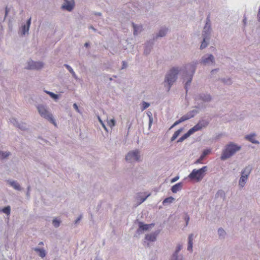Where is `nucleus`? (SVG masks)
<instances>
[{
    "label": "nucleus",
    "instance_id": "1",
    "mask_svg": "<svg viewBox=\"0 0 260 260\" xmlns=\"http://www.w3.org/2000/svg\"><path fill=\"white\" fill-rule=\"evenodd\" d=\"M207 170V167L204 166L200 169H193L188 176V178L192 181L197 182L201 181L205 175Z\"/></svg>",
    "mask_w": 260,
    "mask_h": 260
},
{
    "label": "nucleus",
    "instance_id": "2",
    "mask_svg": "<svg viewBox=\"0 0 260 260\" xmlns=\"http://www.w3.org/2000/svg\"><path fill=\"white\" fill-rule=\"evenodd\" d=\"M179 72L178 68H173L166 75L165 82L168 84V91L170 90L171 85L176 81Z\"/></svg>",
    "mask_w": 260,
    "mask_h": 260
},
{
    "label": "nucleus",
    "instance_id": "3",
    "mask_svg": "<svg viewBox=\"0 0 260 260\" xmlns=\"http://www.w3.org/2000/svg\"><path fill=\"white\" fill-rule=\"evenodd\" d=\"M240 147L234 144H230L226 146L221 156L222 160H225L230 157L236 151H238Z\"/></svg>",
    "mask_w": 260,
    "mask_h": 260
},
{
    "label": "nucleus",
    "instance_id": "4",
    "mask_svg": "<svg viewBox=\"0 0 260 260\" xmlns=\"http://www.w3.org/2000/svg\"><path fill=\"white\" fill-rule=\"evenodd\" d=\"M37 108L39 114L42 117L48 120L54 125H56V123L53 119L52 115L47 110L44 106L39 105Z\"/></svg>",
    "mask_w": 260,
    "mask_h": 260
},
{
    "label": "nucleus",
    "instance_id": "5",
    "mask_svg": "<svg viewBox=\"0 0 260 260\" xmlns=\"http://www.w3.org/2000/svg\"><path fill=\"white\" fill-rule=\"evenodd\" d=\"M210 22V19L209 16H208L207 18V22L206 23V25L204 28V31H203V41L202 42L201 45L200 46V48L201 49H203L206 47L207 45V43L206 42V40L208 39L210 30V26L209 24V23Z\"/></svg>",
    "mask_w": 260,
    "mask_h": 260
},
{
    "label": "nucleus",
    "instance_id": "6",
    "mask_svg": "<svg viewBox=\"0 0 260 260\" xmlns=\"http://www.w3.org/2000/svg\"><path fill=\"white\" fill-rule=\"evenodd\" d=\"M208 124V122L206 120H202L200 121L196 125L190 128L188 133L190 135L193 134L194 132L201 130L202 128L206 127Z\"/></svg>",
    "mask_w": 260,
    "mask_h": 260
},
{
    "label": "nucleus",
    "instance_id": "7",
    "mask_svg": "<svg viewBox=\"0 0 260 260\" xmlns=\"http://www.w3.org/2000/svg\"><path fill=\"white\" fill-rule=\"evenodd\" d=\"M208 124V122L206 120H202L200 121L196 125L190 128L188 133L190 135L193 134L194 132L201 130L202 128L206 127Z\"/></svg>",
    "mask_w": 260,
    "mask_h": 260
},
{
    "label": "nucleus",
    "instance_id": "8",
    "mask_svg": "<svg viewBox=\"0 0 260 260\" xmlns=\"http://www.w3.org/2000/svg\"><path fill=\"white\" fill-rule=\"evenodd\" d=\"M250 171L251 168L249 166L246 167L242 171L241 177L239 182V185L241 187H243L244 186Z\"/></svg>",
    "mask_w": 260,
    "mask_h": 260
},
{
    "label": "nucleus",
    "instance_id": "9",
    "mask_svg": "<svg viewBox=\"0 0 260 260\" xmlns=\"http://www.w3.org/2000/svg\"><path fill=\"white\" fill-rule=\"evenodd\" d=\"M140 157L139 151L138 150H135L129 152L125 157V159L127 161L132 162L133 161H138Z\"/></svg>",
    "mask_w": 260,
    "mask_h": 260
},
{
    "label": "nucleus",
    "instance_id": "10",
    "mask_svg": "<svg viewBox=\"0 0 260 260\" xmlns=\"http://www.w3.org/2000/svg\"><path fill=\"white\" fill-rule=\"evenodd\" d=\"M43 67V63L41 62H35L30 61L28 62V69H40Z\"/></svg>",
    "mask_w": 260,
    "mask_h": 260
},
{
    "label": "nucleus",
    "instance_id": "11",
    "mask_svg": "<svg viewBox=\"0 0 260 260\" xmlns=\"http://www.w3.org/2000/svg\"><path fill=\"white\" fill-rule=\"evenodd\" d=\"M193 116V115H191V114H187V115H183L178 120H177L176 121H175L174 122V123L170 127V128H172L174 126L179 124V123H180L182 122H183L185 120H187L191 118Z\"/></svg>",
    "mask_w": 260,
    "mask_h": 260
},
{
    "label": "nucleus",
    "instance_id": "12",
    "mask_svg": "<svg viewBox=\"0 0 260 260\" xmlns=\"http://www.w3.org/2000/svg\"><path fill=\"white\" fill-rule=\"evenodd\" d=\"M66 1V4L62 6V8L64 9H66L69 11H72L75 6V3L73 0H72L70 2L67 0H64Z\"/></svg>",
    "mask_w": 260,
    "mask_h": 260
},
{
    "label": "nucleus",
    "instance_id": "13",
    "mask_svg": "<svg viewBox=\"0 0 260 260\" xmlns=\"http://www.w3.org/2000/svg\"><path fill=\"white\" fill-rule=\"evenodd\" d=\"M30 23L31 18H29L27 20L26 24L23 25L21 28V33L22 35H25L26 33L28 32L30 25Z\"/></svg>",
    "mask_w": 260,
    "mask_h": 260
},
{
    "label": "nucleus",
    "instance_id": "14",
    "mask_svg": "<svg viewBox=\"0 0 260 260\" xmlns=\"http://www.w3.org/2000/svg\"><path fill=\"white\" fill-rule=\"evenodd\" d=\"M214 58L213 55H209L208 57H204L202 62L204 64H210L214 62Z\"/></svg>",
    "mask_w": 260,
    "mask_h": 260
},
{
    "label": "nucleus",
    "instance_id": "15",
    "mask_svg": "<svg viewBox=\"0 0 260 260\" xmlns=\"http://www.w3.org/2000/svg\"><path fill=\"white\" fill-rule=\"evenodd\" d=\"M182 187V184L181 182L178 183L173 185L171 188V190L173 193H176L178 191L181 189Z\"/></svg>",
    "mask_w": 260,
    "mask_h": 260
},
{
    "label": "nucleus",
    "instance_id": "16",
    "mask_svg": "<svg viewBox=\"0 0 260 260\" xmlns=\"http://www.w3.org/2000/svg\"><path fill=\"white\" fill-rule=\"evenodd\" d=\"M154 226V224H144L140 222L139 224V230L141 231H147L149 228Z\"/></svg>",
    "mask_w": 260,
    "mask_h": 260
},
{
    "label": "nucleus",
    "instance_id": "17",
    "mask_svg": "<svg viewBox=\"0 0 260 260\" xmlns=\"http://www.w3.org/2000/svg\"><path fill=\"white\" fill-rule=\"evenodd\" d=\"M193 244V235L190 234L188 237V244L187 249L189 251H192Z\"/></svg>",
    "mask_w": 260,
    "mask_h": 260
},
{
    "label": "nucleus",
    "instance_id": "18",
    "mask_svg": "<svg viewBox=\"0 0 260 260\" xmlns=\"http://www.w3.org/2000/svg\"><path fill=\"white\" fill-rule=\"evenodd\" d=\"M245 139L252 142V143L257 144L258 143V141L255 140V135L251 134L249 135H247L245 136Z\"/></svg>",
    "mask_w": 260,
    "mask_h": 260
},
{
    "label": "nucleus",
    "instance_id": "19",
    "mask_svg": "<svg viewBox=\"0 0 260 260\" xmlns=\"http://www.w3.org/2000/svg\"><path fill=\"white\" fill-rule=\"evenodd\" d=\"M156 235L155 234H150L146 235L145 239L149 241H154L156 240Z\"/></svg>",
    "mask_w": 260,
    "mask_h": 260
},
{
    "label": "nucleus",
    "instance_id": "20",
    "mask_svg": "<svg viewBox=\"0 0 260 260\" xmlns=\"http://www.w3.org/2000/svg\"><path fill=\"white\" fill-rule=\"evenodd\" d=\"M174 200H175V199L174 198H173L172 197H170L167 198L163 201L162 204L164 205H165L167 204L172 203Z\"/></svg>",
    "mask_w": 260,
    "mask_h": 260
},
{
    "label": "nucleus",
    "instance_id": "21",
    "mask_svg": "<svg viewBox=\"0 0 260 260\" xmlns=\"http://www.w3.org/2000/svg\"><path fill=\"white\" fill-rule=\"evenodd\" d=\"M182 247V246L181 245H178L177 246L176 250L175 251V253L173 255V258H172V260H177L178 253L181 249Z\"/></svg>",
    "mask_w": 260,
    "mask_h": 260
},
{
    "label": "nucleus",
    "instance_id": "22",
    "mask_svg": "<svg viewBox=\"0 0 260 260\" xmlns=\"http://www.w3.org/2000/svg\"><path fill=\"white\" fill-rule=\"evenodd\" d=\"M182 128H180L176 131L174 134H173V136L171 138V141H174L179 135L180 133L182 131Z\"/></svg>",
    "mask_w": 260,
    "mask_h": 260
},
{
    "label": "nucleus",
    "instance_id": "23",
    "mask_svg": "<svg viewBox=\"0 0 260 260\" xmlns=\"http://www.w3.org/2000/svg\"><path fill=\"white\" fill-rule=\"evenodd\" d=\"M35 251L39 253V255L41 257H44L45 256L46 253L45 251L42 249L36 248Z\"/></svg>",
    "mask_w": 260,
    "mask_h": 260
},
{
    "label": "nucleus",
    "instance_id": "24",
    "mask_svg": "<svg viewBox=\"0 0 260 260\" xmlns=\"http://www.w3.org/2000/svg\"><path fill=\"white\" fill-rule=\"evenodd\" d=\"M190 135L188 133V132L183 135L181 137H180L177 141V142H181L183 141L185 139H187L188 137H189Z\"/></svg>",
    "mask_w": 260,
    "mask_h": 260
},
{
    "label": "nucleus",
    "instance_id": "25",
    "mask_svg": "<svg viewBox=\"0 0 260 260\" xmlns=\"http://www.w3.org/2000/svg\"><path fill=\"white\" fill-rule=\"evenodd\" d=\"M11 185L16 189H17V190L20 189V185L16 182H15V181L11 182Z\"/></svg>",
    "mask_w": 260,
    "mask_h": 260
},
{
    "label": "nucleus",
    "instance_id": "26",
    "mask_svg": "<svg viewBox=\"0 0 260 260\" xmlns=\"http://www.w3.org/2000/svg\"><path fill=\"white\" fill-rule=\"evenodd\" d=\"M167 30L168 29L167 28H163L160 29L159 30L158 36L159 37H164L166 34Z\"/></svg>",
    "mask_w": 260,
    "mask_h": 260
},
{
    "label": "nucleus",
    "instance_id": "27",
    "mask_svg": "<svg viewBox=\"0 0 260 260\" xmlns=\"http://www.w3.org/2000/svg\"><path fill=\"white\" fill-rule=\"evenodd\" d=\"M10 206H7V207H5L2 210V211L7 214V215H9L10 214Z\"/></svg>",
    "mask_w": 260,
    "mask_h": 260
},
{
    "label": "nucleus",
    "instance_id": "28",
    "mask_svg": "<svg viewBox=\"0 0 260 260\" xmlns=\"http://www.w3.org/2000/svg\"><path fill=\"white\" fill-rule=\"evenodd\" d=\"M115 124V121L114 119H111L109 120H108V125L112 128L113 127Z\"/></svg>",
    "mask_w": 260,
    "mask_h": 260
},
{
    "label": "nucleus",
    "instance_id": "29",
    "mask_svg": "<svg viewBox=\"0 0 260 260\" xmlns=\"http://www.w3.org/2000/svg\"><path fill=\"white\" fill-rule=\"evenodd\" d=\"M9 154L10 153L9 152H3L0 151V157L2 159L6 158L9 155Z\"/></svg>",
    "mask_w": 260,
    "mask_h": 260
},
{
    "label": "nucleus",
    "instance_id": "30",
    "mask_svg": "<svg viewBox=\"0 0 260 260\" xmlns=\"http://www.w3.org/2000/svg\"><path fill=\"white\" fill-rule=\"evenodd\" d=\"M52 223L53 225L56 228L58 227L60 224L59 220H57L56 218L53 219Z\"/></svg>",
    "mask_w": 260,
    "mask_h": 260
},
{
    "label": "nucleus",
    "instance_id": "31",
    "mask_svg": "<svg viewBox=\"0 0 260 260\" xmlns=\"http://www.w3.org/2000/svg\"><path fill=\"white\" fill-rule=\"evenodd\" d=\"M149 104L145 102H143L142 103V110L143 111L147 109L149 106Z\"/></svg>",
    "mask_w": 260,
    "mask_h": 260
},
{
    "label": "nucleus",
    "instance_id": "32",
    "mask_svg": "<svg viewBox=\"0 0 260 260\" xmlns=\"http://www.w3.org/2000/svg\"><path fill=\"white\" fill-rule=\"evenodd\" d=\"M46 92L48 94H49L50 95V96H51L52 98H53L54 99H57L58 98V95H57L53 92H51L50 91H47Z\"/></svg>",
    "mask_w": 260,
    "mask_h": 260
},
{
    "label": "nucleus",
    "instance_id": "33",
    "mask_svg": "<svg viewBox=\"0 0 260 260\" xmlns=\"http://www.w3.org/2000/svg\"><path fill=\"white\" fill-rule=\"evenodd\" d=\"M64 66L68 69V70L70 71V72L74 76H75V73L73 71V70L72 69V68L71 67H70L69 65H67V64H65Z\"/></svg>",
    "mask_w": 260,
    "mask_h": 260
},
{
    "label": "nucleus",
    "instance_id": "34",
    "mask_svg": "<svg viewBox=\"0 0 260 260\" xmlns=\"http://www.w3.org/2000/svg\"><path fill=\"white\" fill-rule=\"evenodd\" d=\"M218 232L220 237L225 234V231L222 229H219L218 231Z\"/></svg>",
    "mask_w": 260,
    "mask_h": 260
},
{
    "label": "nucleus",
    "instance_id": "35",
    "mask_svg": "<svg viewBox=\"0 0 260 260\" xmlns=\"http://www.w3.org/2000/svg\"><path fill=\"white\" fill-rule=\"evenodd\" d=\"M205 157L202 154L201 155V156L200 157V158L196 161V164H198V163H201L202 161L203 160V159H204Z\"/></svg>",
    "mask_w": 260,
    "mask_h": 260
},
{
    "label": "nucleus",
    "instance_id": "36",
    "mask_svg": "<svg viewBox=\"0 0 260 260\" xmlns=\"http://www.w3.org/2000/svg\"><path fill=\"white\" fill-rule=\"evenodd\" d=\"M133 24V27H134V34L135 35L137 34V30L138 29V26H137L135 24H134V23Z\"/></svg>",
    "mask_w": 260,
    "mask_h": 260
},
{
    "label": "nucleus",
    "instance_id": "37",
    "mask_svg": "<svg viewBox=\"0 0 260 260\" xmlns=\"http://www.w3.org/2000/svg\"><path fill=\"white\" fill-rule=\"evenodd\" d=\"M210 151L209 150H205L203 153H202V155L205 157L207 155H208L209 153H210Z\"/></svg>",
    "mask_w": 260,
    "mask_h": 260
},
{
    "label": "nucleus",
    "instance_id": "38",
    "mask_svg": "<svg viewBox=\"0 0 260 260\" xmlns=\"http://www.w3.org/2000/svg\"><path fill=\"white\" fill-rule=\"evenodd\" d=\"M222 195H224V193L223 191L220 190L217 192V193L216 194V196L217 197H219V196H222Z\"/></svg>",
    "mask_w": 260,
    "mask_h": 260
},
{
    "label": "nucleus",
    "instance_id": "39",
    "mask_svg": "<svg viewBox=\"0 0 260 260\" xmlns=\"http://www.w3.org/2000/svg\"><path fill=\"white\" fill-rule=\"evenodd\" d=\"M185 220L186 221V225H187L188 224V221L189 220V217L187 215H185Z\"/></svg>",
    "mask_w": 260,
    "mask_h": 260
},
{
    "label": "nucleus",
    "instance_id": "40",
    "mask_svg": "<svg viewBox=\"0 0 260 260\" xmlns=\"http://www.w3.org/2000/svg\"><path fill=\"white\" fill-rule=\"evenodd\" d=\"M179 177L178 176H176V177L172 178L171 180V182H174L177 181L179 179Z\"/></svg>",
    "mask_w": 260,
    "mask_h": 260
},
{
    "label": "nucleus",
    "instance_id": "41",
    "mask_svg": "<svg viewBox=\"0 0 260 260\" xmlns=\"http://www.w3.org/2000/svg\"><path fill=\"white\" fill-rule=\"evenodd\" d=\"M211 100V97L210 95H207V96L205 97V98H204L203 99V100L204 101H209Z\"/></svg>",
    "mask_w": 260,
    "mask_h": 260
},
{
    "label": "nucleus",
    "instance_id": "42",
    "mask_svg": "<svg viewBox=\"0 0 260 260\" xmlns=\"http://www.w3.org/2000/svg\"><path fill=\"white\" fill-rule=\"evenodd\" d=\"M73 107L77 110V112H79V110L78 107L76 104H75V103L74 104Z\"/></svg>",
    "mask_w": 260,
    "mask_h": 260
},
{
    "label": "nucleus",
    "instance_id": "43",
    "mask_svg": "<svg viewBox=\"0 0 260 260\" xmlns=\"http://www.w3.org/2000/svg\"><path fill=\"white\" fill-rule=\"evenodd\" d=\"M99 120H100V121L101 123L102 124V125L103 127L104 128V129H105L107 130V128H106V126H105V124H104L103 123V122H102V121L100 119V118H99Z\"/></svg>",
    "mask_w": 260,
    "mask_h": 260
},
{
    "label": "nucleus",
    "instance_id": "44",
    "mask_svg": "<svg viewBox=\"0 0 260 260\" xmlns=\"http://www.w3.org/2000/svg\"><path fill=\"white\" fill-rule=\"evenodd\" d=\"M9 11V10L8 8L6 7V9H5V16H6L8 15Z\"/></svg>",
    "mask_w": 260,
    "mask_h": 260
},
{
    "label": "nucleus",
    "instance_id": "45",
    "mask_svg": "<svg viewBox=\"0 0 260 260\" xmlns=\"http://www.w3.org/2000/svg\"><path fill=\"white\" fill-rule=\"evenodd\" d=\"M146 199V198H143L141 200V202H140V203L143 202Z\"/></svg>",
    "mask_w": 260,
    "mask_h": 260
},
{
    "label": "nucleus",
    "instance_id": "46",
    "mask_svg": "<svg viewBox=\"0 0 260 260\" xmlns=\"http://www.w3.org/2000/svg\"><path fill=\"white\" fill-rule=\"evenodd\" d=\"M89 44L88 43H86L84 45V46L86 47H88L89 46Z\"/></svg>",
    "mask_w": 260,
    "mask_h": 260
},
{
    "label": "nucleus",
    "instance_id": "47",
    "mask_svg": "<svg viewBox=\"0 0 260 260\" xmlns=\"http://www.w3.org/2000/svg\"><path fill=\"white\" fill-rule=\"evenodd\" d=\"M190 82H191V80H190L189 81H188V82L186 83V85H185V88H186L187 85L188 84H190Z\"/></svg>",
    "mask_w": 260,
    "mask_h": 260
},
{
    "label": "nucleus",
    "instance_id": "48",
    "mask_svg": "<svg viewBox=\"0 0 260 260\" xmlns=\"http://www.w3.org/2000/svg\"><path fill=\"white\" fill-rule=\"evenodd\" d=\"M80 219H81V217H79V218H78V219L76 221V223H77V222H78V221H79V220H80Z\"/></svg>",
    "mask_w": 260,
    "mask_h": 260
},
{
    "label": "nucleus",
    "instance_id": "49",
    "mask_svg": "<svg viewBox=\"0 0 260 260\" xmlns=\"http://www.w3.org/2000/svg\"><path fill=\"white\" fill-rule=\"evenodd\" d=\"M123 68H124V66H125V62L124 61H123Z\"/></svg>",
    "mask_w": 260,
    "mask_h": 260
}]
</instances>
